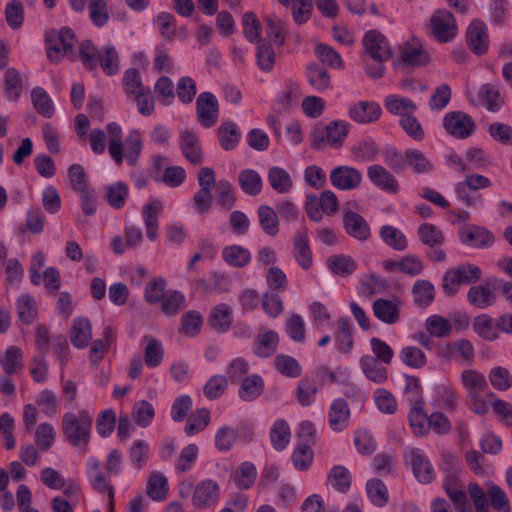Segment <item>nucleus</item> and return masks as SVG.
<instances>
[{
	"label": "nucleus",
	"instance_id": "1",
	"mask_svg": "<svg viewBox=\"0 0 512 512\" xmlns=\"http://www.w3.org/2000/svg\"><path fill=\"white\" fill-rule=\"evenodd\" d=\"M109 135L108 151L114 162L120 166L125 159L130 166H134L142 151V134L137 129L128 132L125 141L122 140V128L116 122L106 126Z\"/></svg>",
	"mask_w": 512,
	"mask_h": 512
},
{
	"label": "nucleus",
	"instance_id": "2",
	"mask_svg": "<svg viewBox=\"0 0 512 512\" xmlns=\"http://www.w3.org/2000/svg\"><path fill=\"white\" fill-rule=\"evenodd\" d=\"M79 58L83 66L89 71L96 72L99 64L108 76L119 72V55L116 48L111 44L98 50L92 41L84 40L79 45Z\"/></svg>",
	"mask_w": 512,
	"mask_h": 512
},
{
	"label": "nucleus",
	"instance_id": "3",
	"mask_svg": "<svg viewBox=\"0 0 512 512\" xmlns=\"http://www.w3.org/2000/svg\"><path fill=\"white\" fill-rule=\"evenodd\" d=\"M93 416L87 410L66 412L62 417V430L69 444L72 446L87 445L90 440Z\"/></svg>",
	"mask_w": 512,
	"mask_h": 512
},
{
	"label": "nucleus",
	"instance_id": "4",
	"mask_svg": "<svg viewBox=\"0 0 512 512\" xmlns=\"http://www.w3.org/2000/svg\"><path fill=\"white\" fill-rule=\"evenodd\" d=\"M350 124L345 120H334L327 125L316 126L310 134V143L314 149H322L326 144L331 148H340L348 136Z\"/></svg>",
	"mask_w": 512,
	"mask_h": 512
},
{
	"label": "nucleus",
	"instance_id": "5",
	"mask_svg": "<svg viewBox=\"0 0 512 512\" xmlns=\"http://www.w3.org/2000/svg\"><path fill=\"white\" fill-rule=\"evenodd\" d=\"M491 180L480 174H469L465 180L458 182L454 186L457 197L468 207L480 208L484 200L481 194L474 193L479 189L491 187Z\"/></svg>",
	"mask_w": 512,
	"mask_h": 512
},
{
	"label": "nucleus",
	"instance_id": "6",
	"mask_svg": "<svg viewBox=\"0 0 512 512\" xmlns=\"http://www.w3.org/2000/svg\"><path fill=\"white\" fill-rule=\"evenodd\" d=\"M428 34L440 43L451 42L458 35V25L454 15L446 9H438L430 16Z\"/></svg>",
	"mask_w": 512,
	"mask_h": 512
},
{
	"label": "nucleus",
	"instance_id": "7",
	"mask_svg": "<svg viewBox=\"0 0 512 512\" xmlns=\"http://www.w3.org/2000/svg\"><path fill=\"white\" fill-rule=\"evenodd\" d=\"M481 277V270L473 264H463L447 270L443 275L442 288L446 295L453 296L461 284L476 282Z\"/></svg>",
	"mask_w": 512,
	"mask_h": 512
},
{
	"label": "nucleus",
	"instance_id": "8",
	"mask_svg": "<svg viewBox=\"0 0 512 512\" xmlns=\"http://www.w3.org/2000/svg\"><path fill=\"white\" fill-rule=\"evenodd\" d=\"M445 132L455 139H467L476 131L474 119L463 111H449L442 121Z\"/></svg>",
	"mask_w": 512,
	"mask_h": 512
},
{
	"label": "nucleus",
	"instance_id": "9",
	"mask_svg": "<svg viewBox=\"0 0 512 512\" xmlns=\"http://www.w3.org/2000/svg\"><path fill=\"white\" fill-rule=\"evenodd\" d=\"M47 56L53 62H59L72 53L76 43L74 32L70 28L52 31L47 35Z\"/></svg>",
	"mask_w": 512,
	"mask_h": 512
},
{
	"label": "nucleus",
	"instance_id": "10",
	"mask_svg": "<svg viewBox=\"0 0 512 512\" xmlns=\"http://www.w3.org/2000/svg\"><path fill=\"white\" fill-rule=\"evenodd\" d=\"M404 460L413 471L415 478L423 484L431 483L436 473L427 454L420 448L411 447L404 451Z\"/></svg>",
	"mask_w": 512,
	"mask_h": 512
},
{
	"label": "nucleus",
	"instance_id": "11",
	"mask_svg": "<svg viewBox=\"0 0 512 512\" xmlns=\"http://www.w3.org/2000/svg\"><path fill=\"white\" fill-rule=\"evenodd\" d=\"M221 494L220 484L214 479L206 478L193 488L191 502L198 510L213 508L218 504Z\"/></svg>",
	"mask_w": 512,
	"mask_h": 512
},
{
	"label": "nucleus",
	"instance_id": "12",
	"mask_svg": "<svg viewBox=\"0 0 512 512\" xmlns=\"http://www.w3.org/2000/svg\"><path fill=\"white\" fill-rule=\"evenodd\" d=\"M355 207L356 203L354 202H348L343 207V228L350 237L366 241L371 236V228L366 219L355 210Z\"/></svg>",
	"mask_w": 512,
	"mask_h": 512
},
{
	"label": "nucleus",
	"instance_id": "13",
	"mask_svg": "<svg viewBox=\"0 0 512 512\" xmlns=\"http://www.w3.org/2000/svg\"><path fill=\"white\" fill-rule=\"evenodd\" d=\"M198 122L205 128L214 126L218 120V101L211 92H202L196 99Z\"/></svg>",
	"mask_w": 512,
	"mask_h": 512
},
{
	"label": "nucleus",
	"instance_id": "14",
	"mask_svg": "<svg viewBox=\"0 0 512 512\" xmlns=\"http://www.w3.org/2000/svg\"><path fill=\"white\" fill-rule=\"evenodd\" d=\"M363 45L366 56L371 60L387 61L391 57L390 45L380 32L371 30L365 33Z\"/></svg>",
	"mask_w": 512,
	"mask_h": 512
},
{
	"label": "nucleus",
	"instance_id": "15",
	"mask_svg": "<svg viewBox=\"0 0 512 512\" xmlns=\"http://www.w3.org/2000/svg\"><path fill=\"white\" fill-rule=\"evenodd\" d=\"M402 301L397 298H378L372 304L374 316L386 325H395L400 321Z\"/></svg>",
	"mask_w": 512,
	"mask_h": 512
},
{
	"label": "nucleus",
	"instance_id": "16",
	"mask_svg": "<svg viewBox=\"0 0 512 512\" xmlns=\"http://www.w3.org/2000/svg\"><path fill=\"white\" fill-rule=\"evenodd\" d=\"M86 468L87 479L92 488L98 493L115 497V489L106 477L102 463L97 458L91 457L87 460Z\"/></svg>",
	"mask_w": 512,
	"mask_h": 512
},
{
	"label": "nucleus",
	"instance_id": "17",
	"mask_svg": "<svg viewBox=\"0 0 512 512\" xmlns=\"http://www.w3.org/2000/svg\"><path fill=\"white\" fill-rule=\"evenodd\" d=\"M347 114L351 120L358 124H371L382 115L380 105L374 101H357L348 107Z\"/></svg>",
	"mask_w": 512,
	"mask_h": 512
},
{
	"label": "nucleus",
	"instance_id": "18",
	"mask_svg": "<svg viewBox=\"0 0 512 512\" xmlns=\"http://www.w3.org/2000/svg\"><path fill=\"white\" fill-rule=\"evenodd\" d=\"M330 181L336 189L349 191L360 186L362 174L352 166H338L331 171Z\"/></svg>",
	"mask_w": 512,
	"mask_h": 512
},
{
	"label": "nucleus",
	"instance_id": "19",
	"mask_svg": "<svg viewBox=\"0 0 512 512\" xmlns=\"http://www.w3.org/2000/svg\"><path fill=\"white\" fill-rule=\"evenodd\" d=\"M443 488L452 501L456 512H473L466 492L458 484V472L447 473L443 480Z\"/></svg>",
	"mask_w": 512,
	"mask_h": 512
},
{
	"label": "nucleus",
	"instance_id": "20",
	"mask_svg": "<svg viewBox=\"0 0 512 512\" xmlns=\"http://www.w3.org/2000/svg\"><path fill=\"white\" fill-rule=\"evenodd\" d=\"M179 147L185 159L193 164L200 165L204 155L199 137L190 130H183L179 133Z\"/></svg>",
	"mask_w": 512,
	"mask_h": 512
},
{
	"label": "nucleus",
	"instance_id": "21",
	"mask_svg": "<svg viewBox=\"0 0 512 512\" xmlns=\"http://www.w3.org/2000/svg\"><path fill=\"white\" fill-rule=\"evenodd\" d=\"M400 59L408 66H424L428 64L430 55L419 39L413 38L400 47Z\"/></svg>",
	"mask_w": 512,
	"mask_h": 512
},
{
	"label": "nucleus",
	"instance_id": "22",
	"mask_svg": "<svg viewBox=\"0 0 512 512\" xmlns=\"http://www.w3.org/2000/svg\"><path fill=\"white\" fill-rule=\"evenodd\" d=\"M459 236L463 244L475 248L490 247L495 241L494 235L489 230L475 225L463 227Z\"/></svg>",
	"mask_w": 512,
	"mask_h": 512
},
{
	"label": "nucleus",
	"instance_id": "23",
	"mask_svg": "<svg viewBox=\"0 0 512 512\" xmlns=\"http://www.w3.org/2000/svg\"><path fill=\"white\" fill-rule=\"evenodd\" d=\"M350 408L347 401L337 398L332 401L328 410V424L334 432H341L349 425Z\"/></svg>",
	"mask_w": 512,
	"mask_h": 512
},
{
	"label": "nucleus",
	"instance_id": "24",
	"mask_svg": "<svg viewBox=\"0 0 512 512\" xmlns=\"http://www.w3.org/2000/svg\"><path fill=\"white\" fill-rule=\"evenodd\" d=\"M444 355L449 359L460 360L463 364L471 365L475 360V348L465 338L448 342L444 346Z\"/></svg>",
	"mask_w": 512,
	"mask_h": 512
},
{
	"label": "nucleus",
	"instance_id": "25",
	"mask_svg": "<svg viewBox=\"0 0 512 512\" xmlns=\"http://www.w3.org/2000/svg\"><path fill=\"white\" fill-rule=\"evenodd\" d=\"M466 39L469 48L477 55L485 54L488 50L487 27L480 21H473L468 27Z\"/></svg>",
	"mask_w": 512,
	"mask_h": 512
},
{
	"label": "nucleus",
	"instance_id": "26",
	"mask_svg": "<svg viewBox=\"0 0 512 512\" xmlns=\"http://www.w3.org/2000/svg\"><path fill=\"white\" fill-rule=\"evenodd\" d=\"M367 175L375 186L387 193L394 194L399 189V183L394 175L381 165L368 167Z\"/></svg>",
	"mask_w": 512,
	"mask_h": 512
},
{
	"label": "nucleus",
	"instance_id": "27",
	"mask_svg": "<svg viewBox=\"0 0 512 512\" xmlns=\"http://www.w3.org/2000/svg\"><path fill=\"white\" fill-rule=\"evenodd\" d=\"M69 337L75 348H86L92 340L91 322L85 317L75 318L69 331Z\"/></svg>",
	"mask_w": 512,
	"mask_h": 512
},
{
	"label": "nucleus",
	"instance_id": "28",
	"mask_svg": "<svg viewBox=\"0 0 512 512\" xmlns=\"http://www.w3.org/2000/svg\"><path fill=\"white\" fill-rule=\"evenodd\" d=\"M163 208L157 199H150L142 208V217L149 240L155 241L158 237V216Z\"/></svg>",
	"mask_w": 512,
	"mask_h": 512
},
{
	"label": "nucleus",
	"instance_id": "29",
	"mask_svg": "<svg viewBox=\"0 0 512 512\" xmlns=\"http://www.w3.org/2000/svg\"><path fill=\"white\" fill-rule=\"evenodd\" d=\"M360 367L366 378L373 383L383 384L388 380V370L372 355L366 354L360 358Z\"/></svg>",
	"mask_w": 512,
	"mask_h": 512
},
{
	"label": "nucleus",
	"instance_id": "30",
	"mask_svg": "<svg viewBox=\"0 0 512 512\" xmlns=\"http://www.w3.org/2000/svg\"><path fill=\"white\" fill-rule=\"evenodd\" d=\"M0 366L8 376L19 373L24 368V356L20 347L9 346L0 355Z\"/></svg>",
	"mask_w": 512,
	"mask_h": 512
},
{
	"label": "nucleus",
	"instance_id": "31",
	"mask_svg": "<svg viewBox=\"0 0 512 512\" xmlns=\"http://www.w3.org/2000/svg\"><path fill=\"white\" fill-rule=\"evenodd\" d=\"M460 382L467 392V396L472 394H482L488 389L486 377L483 373L475 369H465L460 374Z\"/></svg>",
	"mask_w": 512,
	"mask_h": 512
},
{
	"label": "nucleus",
	"instance_id": "32",
	"mask_svg": "<svg viewBox=\"0 0 512 512\" xmlns=\"http://www.w3.org/2000/svg\"><path fill=\"white\" fill-rule=\"evenodd\" d=\"M293 256L297 264L303 270H309L313 264V254L308 239L303 232H297L294 236Z\"/></svg>",
	"mask_w": 512,
	"mask_h": 512
},
{
	"label": "nucleus",
	"instance_id": "33",
	"mask_svg": "<svg viewBox=\"0 0 512 512\" xmlns=\"http://www.w3.org/2000/svg\"><path fill=\"white\" fill-rule=\"evenodd\" d=\"M384 106L392 114L405 118L417 110L416 104L409 98L397 94H391L385 97Z\"/></svg>",
	"mask_w": 512,
	"mask_h": 512
},
{
	"label": "nucleus",
	"instance_id": "34",
	"mask_svg": "<svg viewBox=\"0 0 512 512\" xmlns=\"http://www.w3.org/2000/svg\"><path fill=\"white\" fill-rule=\"evenodd\" d=\"M169 492V484L167 477L159 472L152 471L149 474L146 486L147 495L154 501H164Z\"/></svg>",
	"mask_w": 512,
	"mask_h": 512
},
{
	"label": "nucleus",
	"instance_id": "35",
	"mask_svg": "<svg viewBox=\"0 0 512 512\" xmlns=\"http://www.w3.org/2000/svg\"><path fill=\"white\" fill-rule=\"evenodd\" d=\"M267 180L271 188L279 193H289L293 188V180L290 174L281 167H270L267 173Z\"/></svg>",
	"mask_w": 512,
	"mask_h": 512
},
{
	"label": "nucleus",
	"instance_id": "36",
	"mask_svg": "<svg viewBox=\"0 0 512 512\" xmlns=\"http://www.w3.org/2000/svg\"><path fill=\"white\" fill-rule=\"evenodd\" d=\"M473 331L485 341H495L499 338L497 321L487 314H481L474 318Z\"/></svg>",
	"mask_w": 512,
	"mask_h": 512
},
{
	"label": "nucleus",
	"instance_id": "37",
	"mask_svg": "<svg viewBox=\"0 0 512 512\" xmlns=\"http://www.w3.org/2000/svg\"><path fill=\"white\" fill-rule=\"evenodd\" d=\"M278 342L279 337L275 331L259 333L254 340L253 352L261 358L269 357L276 351Z\"/></svg>",
	"mask_w": 512,
	"mask_h": 512
},
{
	"label": "nucleus",
	"instance_id": "38",
	"mask_svg": "<svg viewBox=\"0 0 512 512\" xmlns=\"http://www.w3.org/2000/svg\"><path fill=\"white\" fill-rule=\"evenodd\" d=\"M467 299L476 308L486 309L495 303L496 295L489 285H476L469 289Z\"/></svg>",
	"mask_w": 512,
	"mask_h": 512
},
{
	"label": "nucleus",
	"instance_id": "39",
	"mask_svg": "<svg viewBox=\"0 0 512 512\" xmlns=\"http://www.w3.org/2000/svg\"><path fill=\"white\" fill-rule=\"evenodd\" d=\"M218 139L220 146L230 151L236 148L240 139L241 132L238 125L233 121H225L218 128Z\"/></svg>",
	"mask_w": 512,
	"mask_h": 512
},
{
	"label": "nucleus",
	"instance_id": "40",
	"mask_svg": "<svg viewBox=\"0 0 512 512\" xmlns=\"http://www.w3.org/2000/svg\"><path fill=\"white\" fill-rule=\"evenodd\" d=\"M405 158L407 167L417 174H429L435 169L434 163L418 149L405 150Z\"/></svg>",
	"mask_w": 512,
	"mask_h": 512
},
{
	"label": "nucleus",
	"instance_id": "41",
	"mask_svg": "<svg viewBox=\"0 0 512 512\" xmlns=\"http://www.w3.org/2000/svg\"><path fill=\"white\" fill-rule=\"evenodd\" d=\"M329 270L337 276L347 277L357 269V263L354 259L345 254L331 255L327 258Z\"/></svg>",
	"mask_w": 512,
	"mask_h": 512
},
{
	"label": "nucleus",
	"instance_id": "42",
	"mask_svg": "<svg viewBox=\"0 0 512 512\" xmlns=\"http://www.w3.org/2000/svg\"><path fill=\"white\" fill-rule=\"evenodd\" d=\"M306 78L308 83L319 92L331 88V77L329 73L316 63H311L306 67Z\"/></svg>",
	"mask_w": 512,
	"mask_h": 512
},
{
	"label": "nucleus",
	"instance_id": "43",
	"mask_svg": "<svg viewBox=\"0 0 512 512\" xmlns=\"http://www.w3.org/2000/svg\"><path fill=\"white\" fill-rule=\"evenodd\" d=\"M379 235L387 246L396 251H404L408 247L404 233L392 225H383L379 230Z\"/></svg>",
	"mask_w": 512,
	"mask_h": 512
},
{
	"label": "nucleus",
	"instance_id": "44",
	"mask_svg": "<svg viewBox=\"0 0 512 512\" xmlns=\"http://www.w3.org/2000/svg\"><path fill=\"white\" fill-rule=\"evenodd\" d=\"M264 390V381L261 376L253 374L242 380L238 395L244 401H253L258 398Z\"/></svg>",
	"mask_w": 512,
	"mask_h": 512
},
{
	"label": "nucleus",
	"instance_id": "45",
	"mask_svg": "<svg viewBox=\"0 0 512 512\" xmlns=\"http://www.w3.org/2000/svg\"><path fill=\"white\" fill-rule=\"evenodd\" d=\"M209 323L218 332L227 331L232 324V310L225 303L215 306L210 313Z\"/></svg>",
	"mask_w": 512,
	"mask_h": 512
},
{
	"label": "nucleus",
	"instance_id": "46",
	"mask_svg": "<svg viewBox=\"0 0 512 512\" xmlns=\"http://www.w3.org/2000/svg\"><path fill=\"white\" fill-rule=\"evenodd\" d=\"M351 481V473L345 466L335 465L328 473L327 484L338 492H347L351 486Z\"/></svg>",
	"mask_w": 512,
	"mask_h": 512
},
{
	"label": "nucleus",
	"instance_id": "47",
	"mask_svg": "<svg viewBox=\"0 0 512 512\" xmlns=\"http://www.w3.org/2000/svg\"><path fill=\"white\" fill-rule=\"evenodd\" d=\"M223 260L230 266L242 268L251 261V253L240 245H230L222 250Z\"/></svg>",
	"mask_w": 512,
	"mask_h": 512
},
{
	"label": "nucleus",
	"instance_id": "48",
	"mask_svg": "<svg viewBox=\"0 0 512 512\" xmlns=\"http://www.w3.org/2000/svg\"><path fill=\"white\" fill-rule=\"evenodd\" d=\"M238 183L242 191L249 196H256L262 190V178L253 169H245L239 172Z\"/></svg>",
	"mask_w": 512,
	"mask_h": 512
},
{
	"label": "nucleus",
	"instance_id": "49",
	"mask_svg": "<svg viewBox=\"0 0 512 512\" xmlns=\"http://www.w3.org/2000/svg\"><path fill=\"white\" fill-rule=\"evenodd\" d=\"M142 341L146 343L144 350L145 364L149 368L159 366L164 356V349L161 342L158 339L148 335L143 336Z\"/></svg>",
	"mask_w": 512,
	"mask_h": 512
},
{
	"label": "nucleus",
	"instance_id": "50",
	"mask_svg": "<svg viewBox=\"0 0 512 512\" xmlns=\"http://www.w3.org/2000/svg\"><path fill=\"white\" fill-rule=\"evenodd\" d=\"M417 236L422 244L431 248L441 246L445 237L439 227L432 223H423L417 228Z\"/></svg>",
	"mask_w": 512,
	"mask_h": 512
},
{
	"label": "nucleus",
	"instance_id": "51",
	"mask_svg": "<svg viewBox=\"0 0 512 512\" xmlns=\"http://www.w3.org/2000/svg\"><path fill=\"white\" fill-rule=\"evenodd\" d=\"M414 304L418 307H428L434 301L435 288L427 280H417L412 288Z\"/></svg>",
	"mask_w": 512,
	"mask_h": 512
},
{
	"label": "nucleus",
	"instance_id": "52",
	"mask_svg": "<svg viewBox=\"0 0 512 512\" xmlns=\"http://www.w3.org/2000/svg\"><path fill=\"white\" fill-rule=\"evenodd\" d=\"M257 470L253 463L243 462L234 471L233 481L241 490L251 488L256 480Z\"/></svg>",
	"mask_w": 512,
	"mask_h": 512
},
{
	"label": "nucleus",
	"instance_id": "53",
	"mask_svg": "<svg viewBox=\"0 0 512 512\" xmlns=\"http://www.w3.org/2000/svg\"><path fill=\"white\" fill-rule=\"evenodd\" d=\"M257 215L263 232L269 236H275L279 232V220L275 210L268 205L258 207Z\"/></svg>",
	"mask_w": 512,
	"mask_h": 512
},
{
	"label": "nucleus",
	"instance_id": "54",
	"mask_svg": "<svg viewBox=\"0 0 512 512\" xmlns=\"http://www.w3.org/2000/svg\"><path fill=\"white\" fill-rule=\"evenodd\" d=\"M335 344L336 348L343 353H348L353 347L352 327L347 317H341L337 321Z\"/></svg>",
	"mask_w": 512,
	"mask_h": 512
},
{
	"label": "nucleus",
	"instance_id": "55",
	"mask_svg": "<svg viewBox=\"0 0 512 512\" xmlns=\"http://www.w3.org/2000/svg\"><path fill=\"white\" fill-rule=\"evenodd\" d=\"M401 362L412 369H421L427 364V356L421 348L413 345L404 346L399 352Z\"/></svg>",
	"mask_w": 512,
	"mask_h": 512
},
{
	"label": "nucleus",
	"instance_id": "56",
	"mask_svg": "<svg viewBox=\"0 0 512 512\" xmlns=\"http://www.w3.org/2000/svg\"><path fill=\"white\" fill-rule=\"evenodd\" d=\"M424 325L429 336L436 338L448 337L453 330L451 322L443 316L437 314L429 316L425 320Z\"/></svg>",
	"mask_w": 512,
	"mask_h": 512
},
{
	"label": "nucleus",
	"instance_id": "57",
	"mask_svg": "<svg viewBox=\"0 0 512 512\" xmlns=\"http://www.w3.org/2000/svg\"><path fill=\"white\" fill-rule=\"evenodd\" d=\"M291 432L288 423L283 419L274 422L270 430V439L274 449L284 450L290 442Z\"/></svg>",
	"mask_w": 512,
	"mask_h": 512
},
{
	"label": "nucleus",
	"instance_id": "58",
	"mask_svg": "<svg viewBox=\"0 0 512 512\" xmlns=\"http://www.w3.org/2000/svg\"><path fill=\"white\" fill-rule=\"evenodd\" d=\"M199 447L194 444H188L179 453L175 461V470L178 473H186L190 471L197 461Z\"/></svg>",
	"mask_w": 512,
	"mask_h": 512
},
{
	"label": "nucleus",
	"instance_id": "59",
	"mask_svg": "<svg viewBox=\"0 0 512 512\" xmlns=\"http://www.w3.org/2000/svg\"><path fill=\"white\" fill-rule=\"evenodd\" d=\"M409 424L416 436H425L429 432V416H427L422 407L416 403L409 412Z\"/></svg>",
	"mask_w": 512,
	"mask_h": 512
},
{
	"label": "nucleus",
	"instance_id": "60",
	"mask_svg": "<svg viewBox=\"0 0 512 512\" xmlns=\"http://www.w3.org/2000/svg\"><path fill=\"white\" fill-rule=\"evenodd\" d=\"M185 307V296L177 290L167 291L161 300V311L166 316H175Z\"/></svg>",
	"mask_w": 512,
	"mask_h": 512
},
{
	"label": "nucleus",
	"instance_id": "61",
	"mask_svg": "<svg viewBox=\"0 0 512 512\" xmlns=\"http://www.w3.org/2000/svg\"><path fill=\"white\" fill-rule=\"evenodd\" d=\"M210 420V411L208 409H197L189 416L184 431L188 436L196 435L209 425Z\"/></svg>",
	"mask_w": 512,
	"mask_h": 512
},
{
	"label": "nucleus",
	"instance_id": "62",
	"mask_svg": "<svg viewBox=\"0 0 512 512\" xmlns=\"http://www.w3.org/2000/svg\"><path fill=\"white\" fill-rule=\"evenodd\" d=\"M318 388L316 381L309 377L302 378L297 386L295 395L298 402L304 406H310L316 398Z\"/></svg>",
	"mask_w": 512,
	"mask_h": 512
},
{
	"label": "nucleus",
	"instance_id": "63",
	"mask_svg": "<svg viewBox=\"0 0 512 512\" xmlns=\"http://www.w3.org/2000/svg\"><path fill=\"white\" fill-rule=\"evenodd\" d=\"M367 495L373 505L383 507L387 504L389 493L386 485L379 479H370L366 484Z\"/></svg>",
	"mask_w": 512,
	"mask_h": 512
},
{
	"label": "nucleus",
	"instance_id": "64",
	"mask_svg": "<svg viewBox=\"0 0 512 512\" xmlns=\"http://www.w3.org/2000/svg\"><path fill=\"white\" fill-rule=\"evenodd\" d=\"M237 431L228 425L221 426L215 433V448L219 452H228L237 442Z\"/></svg>",
	"mask_w": 512,
	"mask_h": 512
}]
</instances>
